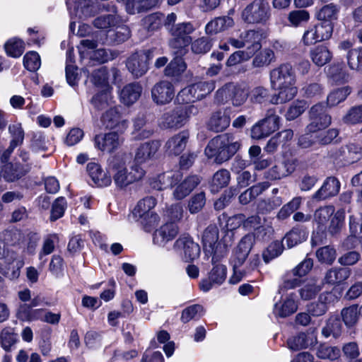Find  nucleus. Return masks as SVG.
I'll return each mask as SVG.
<instances>
[{
	"label": "nucleus",
	"instance_id": "obj_35",
	"mask_svg": "<svg viewBox=\"0 0 362 362\" xmlns=\"http://www.w3.org/2000/svg\"><path fill=\"white\" fill-rule=\"evenodd\" d=\"M272 90L278 91L271 98V103L275 105L285 103L291 100L298 93L296 83L274 88Z\"/></svg>",
	"mask_w": 362,
	"mask_h": 362
},
{
	"label": "nucleus",
	"instance_id": "obj_53",
	"mask_svg": "<svg viewBox=\"0 0 362 362\" xmlns=\"http://www.w3.org/2000/svg\"><path fill=\"white\" fill-rule=\"evenodd\" d=\"M204 313V308L201 305L194 304L182 310L180 320L183 323H187L192 320L199 319Z\"/></svg>",
	"mask_w": 362,
	"mask_h": 362
},
{
	"label": "nucleus",
	"instance_id": "obj_12",
	"mask_svg": "<svg viewBox=\"0 0 362 362\" xmlns=\"http://www.w3.org/2000/svg\"><path fill=\"white\" fill-rule=\"evenodd\" d=\"M334 23L329 22H320L315 25L310 26L303 35V42L305 45H310L318 42L329 39L333 33Z\"/></svg>",
	"mask_w": 362,
	"mask_h": 362
},
{
	"label": "nucleus",
	"instance_id": "obj_16",
	"mask_svg": "<svg viewBox=\"0 0 362 362\" xmlns=\"http://www.w3.org/2000/svg\"><path fill=\"white\" fill-rule=\"evenodd\" d=\"M269 80L272 89L296 83L295 71L288 63L273 69L269 74Z\"/></svg>",
	"mask_w": 362,
	"mask_h": 362
},
{
	"label": "nucleus",
	"instance_id": "obj_45",
	"mask_svg": "<svg viewBox=\"0 0 362 362\" xmlns=\"http://www.w3.org/2000/svg\"><path fill=\"white\" fill-rule=\"evenodd\" d=\"M146 125V117L144 114L139 115L134 120V136L136 139H144L149 138L153 131L152 129L144 128Z\"/></svg>",
	"mask_w": 362,
	"mask_h": 362
},
{
	"label": "nucleus",
	"instance_id": "obj_39",
	"mask_svg": "<svg viewBox=\"0 0 362 362\" xmlns=\"http://www.w3.org/2000/svg\"><path fill=\"white\" fill-rule=\"evenodd\" d=\"M334 213L333 206H325L317 209L314 213L313 221L320 230H325L327 228L329 219Z\"/></svg>",
	"mask_w": 362,
	"mask_h": 362
},
{
	"label": "nucleus",
	"instance_id": "obj_32",
	"mask_svg": "<svg viewBox=\"0 0 362 362\" xmlns=\"http://www.w3.org/2000/svg\"><path fill=\"white\" fill-rule=\"evenodd\" d=\"M340 189L339 181L333 177H327L322 186L313 195V199L320 201L336 196Z\"/></svg>",
	"mask_w": 362,
	"mask_h": 362
},
{
	"label": "nucleus",
	"instance_id": "obj_48",
	"mask_svg": "<svg viewBox=\"0 0 362 362\" xmlns=\"http://www.w3.org/2000/svg\"><path fill=\"white\" fill-rule=\"evenodd\" d=\"M230 180V172L226 169H221L214 173L211 181V191L218 192L226 187Z\"/></svg>",
	"mask_w": 362,
	"mask_h": 362
},
{
	"label": "nucleus",
	"instance_id": "obj_62",
	"mask_svg": "<svg viewBox=\"0 0 362 362\" xmlns=\"http://www.w3.org/2000/svg\"><path fill=\"white\" fill-rule=\"evenodd\" d=\"M186 64L180 57H175L165 69V74L168 76H177L184 72Z\"/></svg>",
	"mask_w": 362,
	"mask_h": 362
},
{
	"label": "nucleus",
	"instance_id": "obj_28",
	"mask_svg": "<svg viewBox=\"0 0 362 362\" xmlns=\"http://www.w3.org/2000/svg\"><path fill=\"white\" fill-rule=\"evenodd\" d=\"M110 74L112 76V80H115L116 77L119 75V71L117 69H112L110 72H109L106 67L101 66L93 71L90 80L96 87L105 90L107 88L108 90H111L109 86Z\"/></svg>",
	"mask_w": 362,
	"mask_h": 362
},
{
	"label": "nucleus",
	"instance_id": "obj_25",
	"mask_svg": "<svg viewBox=\"0 0 362 362\" xmlns=\"http://www.w3.org/2000/svg\"><path fill=\"white\" fill-rule=\"evenodd\" d=\"M179 172L169 171L153 176L149 179L150 186L156 190H163L173 185L180 179Z\"/></svg>",
	"mask_w": 362,
	"mask_h": 362
},
{
	"label": "nucleus",
	"instance_id": "obj_4",
	"mask_svg": "<svg viewBox=\"0 0 362 362\" xmlns=\"http://www.w3.org/2000/svg\"><path fill=\"white\" fill-rule=\"evenodd\" d=\"M157 201L153 197H146L138 202L132 211L133 219L146 232L154 229L160 221V217L153 211Z\"/></svg>",
	"mask_w": 362,
	"mask_h": 362
},
{
	"label": "nucleus",
	"instance_id": "obj_56",
	"mask_svg": "<svg viewBox=\"0 0 362 362\" xmlns=\"http://www.w3.org/2000/svg\"><path fill=\"white\" fill-rule=\"evenodd\" d=\"M6 54L12 57L18 58L24 51L23 42L17 38L9 40L4 45Z\"/></svg>",
	"mask_w": 362,
	"mask_h": 362
},
{
	"label": "nucleus",
	"instance_id": "obj_29",
	"mask_svg": "<svg viewBox=\"0 0 362 362\" xmlns=\"http://www.w3.org/2000/svg\"><path fill=\"white\" fill-rule=\"evenodd\" d=\"M204 250L208 255H218V229L216 225H209L204 231L202 238Z\"/></svg>",
	"mask_w": 362,
	"mask_h": 362
},
{
	"label": "nucleus",
	"instance_id": "obj_59",
	"mask_svg": "<svg viewBox=\"0 0 362 362\" xmlns=\"http://www.w3.org/2000/svg\"><path fill=\"white\" fill-rule=\"evenodd\" d=\"M359 314L360 313L357 305H353L348 308H345L341 312L343 321L348 327L353 326L356 323Z\"/></svg>",
	"mask_w": 362,
	"mask_h": 362
},
{
	"label": "nucleus",
	"instance_id": "obj_43",
	"mask_svg": "<svg viewBox=\"0 0 362 362\" xmlns=\"http://www.w3.org/2000/svg\"><path fill=\"white\" fill-rule=\"evenodd\" d=\"M349 275L348 268H332L326 273L324 280L327 284L335 285L347 279Z\"/></svg>",
	"mask_w": 362,
	"mask_h": 362
},
{
	"label": "nucleus",
	"instance_id": "obj_21",
	"mask_svg": "<svg viewBox=\"0 0 362 362\" xmlns=\"http://www.w3.org/2000/svg\"><path fill=\"white\" fill-rule=\"evenodd\" d=\"M151 96L153 100L158 105L168 104L175 96L174 86L168 81H161L153 87Z\"/></svg>",
	"mask_w": 362,
	"mask_h": 362
},
{
	"label": "nucleus",
	"instance_id": "obj_19",
	"mask_svg": "<svg viewBox=\"0 0 362 362\" xmlns=\"http://www.w3.org/2000/svg\"><path fill=\"white\" fill-rule=\"evenodd\" d=\"M175 250L186 262L193 261L199 257V245L187 235L179 238L175 243Z\"/></svg>",
	"mask_w": 362,
	"mask_h": 362
},
{
	"label": "nucleus",
	"instance_id": "obj_18",
	"mask_svg": "<svg viewBox=\"0 0 362 362\" xmlns=\"http://www.w3.org/2000/svg\"><path fill=\"white\" fill-rule=\"evenodd\" d=\"M317 344V333L315 328H310L287 340L288 347L293 351L312 349Z\"/></svg>",
	"mask_w": 362,
	"mask_h": 362
},
{
	"label": "nucleus",
	"instance_id": "obj_23",
	"mask_svg": "<svg viewBox=\"0 0 362 362\" xmlns=\"http://www.w3.org/2000/svg\"><path fill=\"white\" fill-rule=\"evenodd\" d=\"M335 156L345 164L354 163L362 158V148L359 144L349 143L340 147L335 153Z\"/></svg>",
	"mask_w": 362,
	"mask_h": 362
},
{
	"label": "nucleus",
	"instance_id": "obj_6",
	"mask_svg": "<svg viewBox=\"0 0 362 362\" xmlns=\"http://www.w3.org/2000/svg\"><path fill=\"white\" fill-rule=\"evenodd\" d=\"M313 267L311 258H305L291 270L288 271L283 276V282L279 286V293H283L288 289H293L299 286L301 279L306 276Z\"/></svg>",
	"mask_w": 362,
	"mask_h": 362
},
{
	"label": "nucleus",
	"instance_id": "obj_8",
	"mask_svg": "<svg viewBox=\"0 0 362 362\" xmlns=\"http://www.w3.org/2000/svg\"><path fill=\"white\" fill-rule=\"evenodd\" d=\"M215 88L214 81H199L181 90L177 96L179 103H189L201 100Z\"/></svg>",
	"mask_w": 362,
	"mask_h": 362
},
{
	"label": "nucleus",
	"instance_id": "obj_52",
	"mask_svg": "<svg viewBox=\"0 0 362 362\" xmlns=\"http://www.w3.org/2000/svg\"><path fill=\"white\" fill-rule=\"evenodd\" d=\"M344 218L345 211L344 209H339L336 212L334 211L327 224V228L329 232L332 235L338 233L344 226Z\"/></svg>",
	"mask_w": 362,
	"mask_h": 362
},
{
	"label": "nucleus",
	"instance_id": "obj_13",
	"mask_svg": "<svg viewBox=\"0 0 362 362\" xmlns=\"http://www.w3.org/2000/svg\"><path fill=\"white\" fill-rule=\"evenodd\" d=\"M262 37V32L261 30H249L242 32L239 38L230 37L228 43L237 49L247 47L245 51H252V55H254L261 47Z\"/></svg>",
	"mask_w": 362,
	"mask_h": 362
},
{
	"label": "nucleus",
	"instance_id": "obj_26",
	"mask_svg": "<svg viewBox=\"0 0 362 362\" xmlns=\"http://www.w3.org/2000/svg\"><path fill=\"white\" fill-rule=\"evenodd\" d=\"M296 295L291 292L276 303L274 308V314L280 317H286L294 313L298 309L296 300Z\"/></svg>",
	"mask_w": 362,
	"mask_h": 362
},
{
	"label": "nucleus",
	"instance_id": "obj_37",
	"mask_svg": "<svg viewBox=\"0 0 362 362\" xmlns=\"http://www.w3.org/2000/svg\"><path fill=\"white\" fill-rule=\"evenodd\" d=\"M199 182L200 179L197 175L187 177L176 187L173 192V197L178 200L184 199L191 193Z\"/></svg>",
	"mask_w": 362,
	"mask_h": 362
},
{
	"label": "nucleus",
	"instance_id": "obj_41",
	"mask_svg": "<svg viewBox=\"0 0 362 362\" xmlns=\"http://www.w3.org/2000/svg\"><path fill=\"white\" fill-rule=\"evenodd\" d=\"M230 123V117L225 112L218 111L212 115L209 127L211 130L219 132L225 130Z\"/></svg>",
	"mask_w": 362,
	"mask_h": 362
},
{
	"label": "nucleus",
	"instance_id": "obj_22",
	"mask_svg": "<svg viewBox=\"0 0 362 362\" xmlns=\"http://www.w3.org/2000/svg\"><path fill=\"white\" fill-rule=\"evenodd\" d=\"M160 146V143L157 140H152L141 144L136 150L134 156V165L140 166L141 164L152 160Z\"/></svg>",
	"mask_w": 362,
	"mask_h": 362
},
{
	"label": "nucleus",
	"instance_id": "obj_40",
	"mask_svg": "<svg viewBox=\"0 0 362 362\" xmlns=\"http://www.w3.org/2000/svg\"><path fill=\"white\" fill-rule=\"evenodd\" d=\"M113 14H107L98 16L93 21V25L98 29H107L115 26L119 23V16L117 14V8L115 6L110 9Z\"/></svg>",
	"mask_w": 362,
	"mask_h": 362
},
{
	"label": "nucleus",
	"instance_id": "obj_14",
	"mask_svg": "<svg viewBox=\"0 0 362 362\" xmlns=\"http://www.w3.org/2000/svg\"><path fill=\"white\" fill-rule=\"evenodd\" d=\"M219 257L218 255L212 256L211 262L214 265L213 268L209 273V277L200 282V288L204 292L209 291L214 286L222 284L226 279V267L221 264H216L219 260Z\"/></svg>",
	"mask_w": 362,
	"mask_h": 362
},
{
	"label": "nucleus",
	"instance_id": "obj_42",
	"mask_svg": "<svg viewBox=\"0 0 362 362\" xmlns=\"http://www.w3.org/2000/svg\"><path fill=\"white\" fill-rule=\"evenodd\" d=\"M90 103L93 106L98 110H103L114 103V98L111 93V90L103 89L102 91L95 94Z\"/></svg>",
	"mask_w": 362,
	"mask_h": 362
},
{
	"label": "nucleus",
	"instance_id": "obj_60",
	"mask_svg": "<svg viewBox=\"0 0 362 362\" xmlns=\"http://www.w3.org/2000/svg\"><path fill=\"white\" fill-rule=\"evenodd\" d=\"M163 21V16L158 13H152L143 19V25L148 31H155L158 30Z\"/></svg>",
	"mask_w": 362,
	"mask_h": 362
},
{
	"label": "nucleus",
	"instance_id": "obj_46",
	"mask_svg": "<svg viewBox=\"0 0 362 362\" xmlns=\"http://www.w3.org/2000/svg\"><path fill=\"white\" fill-rule=\"evenodd\" d=\"M350 93L351 89L348 86L332 90L327 97V105L329 107L337 105L344 101Z\"/></svg>",
	"mask_w": 362,
	"mask_h": 362
},
{
	"label": "nucleus",
	"instance_id": "obj_47",
	"mask_svg": "<svg viewBox=\"0 0 362 362\" xmlns=\"http://www.w3.org/2000/svg\"><path fill=\"white\" fill-rule=\"evenodd\" d=\"M341 330L342 325L339 317L337 316H331L328 319L326 325L323 327L322 334L325 337L332 335L336 338L341 334Z\"/></svg>",
	"mask_w": 362,
	"mask_h": 362
},
{
	"label": "nucleus",
	"instance_id": "obj_63",
	"mask_svg": "<svg viewBox=\"0 0 362 362\" xmlns=\"http://www.w3.org/2000/svg\"><path fill=\"white\" fill-rule=\"evenodd\" d=\"M23 65L30 71H35L41 66L40 57L37 52L30 51L27 52L23 57Z\"/></svg>",
	"mask_w": 362,
	"mask_h": 362
},
{
	"label": "nucleus",
	"instance_id": "obj_24",
	"mask_svg": "<svg viewBox=\"0 0 362 362\" xmlns=\"http://www.w3.org/2000/svg\"><path fill=\"white\" fill-rule=\"evenodd\" d=\"M233 13L234 10L231 9L229 11L228 16L214 18L207 23L205 26L206 34L208 35H214L232 28L235 22L230 15Z\"/></svg>",
	"mask_w": 362,
	"mask_h": 362
},
{
	"label": "nucleus",
	"instance_id": "obj_1",
	"mask_svg": "<svg viewBox=\"0 0 362 362\" xmlns=\"http://www.w3.org/2000/svg\"><path fill=\"white\" fill-rule=\"evenodd\" d=\"M128 157L126 154H117L109 159L108 167L117 187L123 189L142 179L145 170L138 165H133L131 170L127 168Z\"/></svg>",
	"mask_w": 362,
	"mask_h": 362
},
{
	"label": "nucleus",
	"instance_id": "obj_9",
	"mask_svg": "<svg viewBox=\"0 0 362 362\" xmlns=\"http://www.w3.org/2000/svg\"><path fill=\"white\" fill-rule=\"evenodd\" d=\"M242 19L247 23H265L270 17V8L266 0H254L242 11Z\"/></svg>",
	"mask_w": 362,
	"mask_h": 362
},
{
	"label": "nucleus",
	"instance_id": "obj_30",
	"mask_svg": "<svg viewBox=\"0 0 362 362\" xmlns=\"http://www.w3.org/2000/svg\"><path fill=\"white\" fill-rule=\"evenodd\" d=\"M86 169L91 180L98 187H107L111 184V175L107 172L103 170L98 163L94 162L89 163L87 165Z\"/></svg>",
	"mask_w": 362,
	"mask_h": 362
},
{
	"label": "nucleus",
	"instance_id": "obj_15",
	"mask_svg": "<svg viewBox=\"0 0 362 362\" xmlns=\"http://www.w3.org/2000/svg\"><path fill=\"white\" fill-rule=\"evenodd\" d=\"M310 123L307 126V131L316 132L325 129L331 124V117L326 112L322 103L314 105L309 111Z\"/></svg>",
	"mask_w": 362,
	"mask_h": 362
},
{
	"label": "nucleus",
	"instance_id": "obj_57",
	"mask_svg": "<svg viewBox=\"0 0 362 362\" xmlns=\"http://www.w3.org/2000/svg\"><path fill=\"white\" fill-rule=\"evenodd\" d=\"M76 13L80 18H88L93 16L96 11L95 6L91 0H78L76 6Z\"/></svg>",
	"mask_w": 362,
	"mask_h": 362
},
{
	"label": "nucleus",
	"instance_id": "obj_54",
	"mask_svg": "<svg viewBox=\"0 0 362 362\" xmlns=\"http://www.w3.org/2000/svg\"><path fill=\"white\" fill-rule=\"evenodd\" d=\"M328 75L337 83H344L349 78L346 68L341 64H334L329 66Z\"/></svg>",
	"mask_w": 362,
	"mask_h": 362
},
{
	"label": "nucleus",
	"instance_id": "obj_64",
	"mask_svg": "<svg viewBox=\"0 0 362 362\" xmlns=\"http://www.w3.org/2000/svg\"><path fill=\"white\" fill-rule=\"evenodd\" d=\"M346 58L348 65L351 69H362V48L349 50Z\"/></svg>",
	"mask_w": 362,
	"mask_h": 362
},
{
	"label": "nucleus",
	"instance_id": "obj_36",
	"mask_svg": "<svg viewBox=\"0 0 362 362\" xmlns=\"http://www.w3.org/2000/svg\"><path fill=\"white\" fill-rule=\"evenodd\" d=\"M308 235L307 228L302 226H296L288 232L283 241L288 248H291L304 242Z\"/></svg>",
	"mask_w": 362,
	"mask_h": 362
},
{
	"label": "nucleus",
	"instance_id": "obj_44",
	"mask_svg": "<svg viewBox=\"0 0 362 362\" xmlns=\"http://www.w3.org/2000/svg\"><path fill=\"white\" fill-rule=\"evenodd\" d=\"M322 287L321 282L310 279L298 291L299 295L302 300H311L319 293Z\"/></svg>",
	"mask_w": 362,
	"mask_h": 362
},
{
	"label": "nucleus",
	"instance_id": "obj_38",
	"mask_svg": "<svg viewBox=\"0 0 362 362\" xmlns=\"http://www.w3.org/2000/svg\"><path fill=\"white\" fill-rule=\"evenodd\" d=\"M186 122L185 117L182 112V107H177L163 116V123L165 127L180 128Z\"/></svg>",
	"mask_w": 362,
	"mask_h": 362
},
{
	"label": "nucleus",
	"instance_id": "obj_20",
	"mask_svg": "<svg viewBox=\"0 0 362 362\" xmlns=\"http://www.w3.org/2000/svg\"><path fill=\"white\" fill-rule=\"evenodd\" d=\"M120 110V107L107 110L102 116V122L107 129H116L122 134L128 127V121L122 116Z\"/></svg>",
	"mask_w": 362,
	"mask_h": 362
},
{
	"label": "nucleus",
	"instance_id": "obj_58",
	"mask_svg": "<svg viewBox=\"0 0 362 362\" xmlns=\"http://www.w3.org/2000/svg\"><path fill=\"white\" fill-rule=\"evenodd\" d=\"M308 107L307 103L303 100L294 101L288 107L286 118L287 120H293L301 115Z\"/></svg>",
	"mask_w": 362,
	"mask_h": 362
},
{
	"label": "nucleus",
	"instance_id": "obj_49",
	"mask_svg": "<svg viewBox=\"0 0 362 362\" xmlns=\"http://www.w3.org/2000/svg\"><path fill=\"white\" fill-rule=\"evenodd\" d=\"M349 231L356 241L362 244V214H356L349 216Z\"/></svg>",
	"mask_w": 362,
	"mask_h": 362
},
{
	"label": "nucleus",
	"instance_id": "obj_31",
	"mask_svg": "<svg viewBox=\"0 0 362 362\" xmlns=\"http://www.w3.org/2000/svg\"><path fill=\"white\" fill-rule=\"evenodd\" d=\"M177 233V226L173 222L167 223L155 231L153 242L158 245L164 246L168 242L174 239Z\"/></svg>",
	"mask_w": 362,
	"mask_h": 362
},
{
	"label": "nucleus",
	"instance_id": "obj_61",
	"mask_svg": "<svg viewBox=\"0 0 362 362\" xmlns=\"http://www.w3.org/2000/svg\"><path fill=\"white\" fill-rule=\"evenodd\" d=\"M342 121L347 124L362 123V105L351 107L343 117Z\"/></svg>",
	"mask_w": 362,
	"mask_h": 362
},
{
	"label": "nucleus",
	"instance_id": "obj_50",
	"mask_svg": "<svg viewBox=\"0 0 362 362\" xmlns=\"http://www.w3.org/2000/svg\"><path fill=\"white\" fill-rule=\"evenodd\" d=\"M339 9L332 4L322 7L317 13L316 17L321 22L333 23L337 19Z\"/></svg>",
	"mask_w": 362,
	"mask_h": 362
},
{
	"label": "nucleus",
	"instance_id": "obj_27",
	"mask_svg": "<svg viewBox=\"0 0 362 362\" xmlns=\"http://www.w3.org/2000/svg\"><path fill=\"white\" fill-rule=\"evenodd\" d=\"M142 86L139 82L129 83L119 91L120 102L126 106L135 103L142 93Z\"/></svg>",
	"mask_w": 362,
	"mask_h": 362
},
{
	"label": "nucleus",
	"instance_id": "obj_55",
	"mask_svg": "<svg viewBox=\"0 0 362 362\" xmlns=\"http://www.w3.org/2000/svg\"><path fill=\"white\" fill-rule=\"evenodd\" d=\"M310 19V14L305 10H294L288 15L289 25L298 27L306 23Z\"/></svg>",
	"mask_w": 362,
	"mask_h": 362
},
{
	"label": "nucleus",
	"instance_id": "obj_5",
	"mask_svg": "<svg viewBox=\"0 0 362 362\" xmlns=\"http://www.w3.org/2000/svg\"><path fill=\"white\" fill-rule=\"evenodd\" d=\"M215 98L219 103L230 100L234 107H240L249 98V93L245 86L230 82L216 92Z\"/></svg>",
	"mask_w": 362,
	"mask_h": 362
},
{
	"label": "nucleus",
	"instance_id": "obj_11",
	"mask_svg": "<svg viewBox=\"0 0 362 362\" xmlns=\"http://www.w3.org/2000/svg\"><path fill=\"white\" fill-rule=\"evenodd\" d=\"M195 30L190 22H184L173 25L169 31L173 36L169 45L173 49H182L187 47L192 41L189 36Z\"/></svg>",
	"mask_w": 362,
	"mask_h": 362
},
{
	"label": "nucleus",
	"instance_id": "obj_34",
	"mask_svg": "<svg viewBox=\"0 0 362 362\" xmlns=\"http://www.w3.org/2000/svg\"><path fill=\"white\" fill-rule=\"evenodd\" d=\"M309 57L315 65L323 66L332 60V53L326 45H319L310 49Z\"/></svg>",
	"mask_w": 362,
	"mask_h": 362
},
{
	"label": "nucleus",
	"instance_id": "obj_10",
	"mask_svg": "<svg viewBox=\"0 0 362 362\" xmlns=\"http://www.w3.org/2000/svg\"><path fill=\"white\" fill-rule=\"evenodd\" d=\"M279 121L280 117L274 113V110H269L266 117L251 128V137L258 140L269 136L279 129Z\"/></svg>",
	"mask_w": 362,
	"mask_h": 362
},
{
	"label": "nucleus",
	"instance_id": "obj_17",
	"mask_svg": "<svg viewBox=\"0 0 362 362\" xmlns=\"http://www.w3.org/2000/svg\"><path fill=\"white\" fill-rule=\"evenodd\" d=\"M124 141L122 134L118 132H110L100 134L95 136V147L102 151L112 153L118 149Z\"/></svg>",
	"mask_w": 362,
	"mask_h": 362
},
{
	"label": "nucleus",
	"instance_id": "obj_51",
	"mask_svg": "<svg viewBox=\"0 0 362 362\" xmlns=\"http://www.w3.org/2000/svg\"><path fill=\"white\" fill-rule=\"evenodd\" d=\"M249 93V100L252 104H262L265 103L269 96V90L268 88L257 86L252 88Z\"/></svg>",
	"mask_w": 362,
	"mask_h": 362
},
{
	"label": "nucleus",
	"instance_id": "obj_2",
	"mask_svg": "<svg viewBox=\"0 0 362 362\" xmlns=\"http://www.w3.org/2000/svg\"><path fill=\"white\" fill-rule=\"evenodd\" d=\"M240 144L231 134H223L213 138L205 148L209 158L222 163L229 160L239 149Z\"/></svg>",
	"mask_w": 362,
	"mask_h": 362
},
{
	"label": "nucleus",
	"instance_id": "obj_7",
	"mask_svg": "<svg viewBox=\"0 0 362 362\" xmlns=\"http://www.w3.org/2000/svg\"><path fill=\"white\" fill-rule=\"evenodd\" d=\"M155 51V49H151L136 52L127 59L126 67L133 78H139L147 73Z\"/></svg>",
	"mask_w": 362,
	"mask_h": 362
},
{
	"label": "nucleus",
	"instance_id": "obj_33",
	"mask_svg": "<svg viewBox=\"0 0 362 362\" xmlns=\"http://www.w3.org/2000/svg\"><path fill=\"white\" fill-rule=\"evenodd\" d=\"M188 139V133L181 132L170 137L166 141L164 148L168 154L177 156L185 150Z\"/></svg>",
	"mask_w": 362,
	"mask_h": 362
},
{
	"label": "nucleus",
	"instance_id": "obj_3",
	"mask_svg": "<svg viewBox=\"0 0 362 362\" xmlns=\"http://www.w3.org/2000/svg\"><path fill=\"white\" fill-rule=\"evenodd\" d=\"M255 240L253 234L245 235L233 249L229 261L233 271V275L229 279L230 284H237L245 276L246 271L241 269L240 267L248 257Z\"/></svg>",
	"mask_w": 362,
	"mask_h": 362
}]
</instances>
